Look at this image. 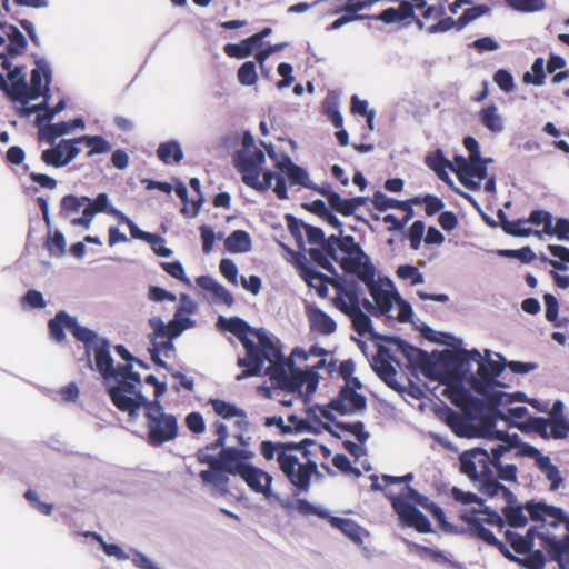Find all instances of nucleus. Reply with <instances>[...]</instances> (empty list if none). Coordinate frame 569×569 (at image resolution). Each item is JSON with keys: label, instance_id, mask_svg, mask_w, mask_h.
Instances as JSON below:
<instances>
[{"label": "nucleus", "instance_id": "f257e3e1", "mask_svg": "<svg viewBox=\"0 0 569 569\" xmlns=\"http://www.w3.org/2000/svg\"><path fill=\"white\" fill-rule=\"evenodd\" d=\"M311 447L320 449L325 455L329 453L326 446L318 445L312 439H303L300 442L264 440L260 445V452L267 460L276 458L287 480L300 492H307L312 476L318 473V465L311 459Z\"/></svg>", "mask_w": 569, "mask_h": 569}, {"label": "nucleus", "instance_id": "f03ea898", "mask_svg": "<svg viewBox=\"0 0 569 569\" xmlns=\"http://www.w3.org/2000/svg\"><path fill=\"white\" fill-rule=\"evenodd\" d=\"M459 465L460 472L481 495L489 498L501 495L509 502L515 499L512 491L497 481L487 449L477 447L465 450L459 455Z\"/></svg>", "mask_w": 569, "mask_h": 569}, {"label": "nucleus", "instance_id": "7ed1b4c3", "mask_svg": "<svg viewBox=\"0 0 569 569\" xmlns=\"http://www.w3.org/2000/svg\"><path fill=\"white\" fill-rule=\"evenodd\" d=\"M264 161V153L260 149H240L236 151L232 157L233 167L241 174V180L246 186L256 191H267L271 188L272 180L274 179V193L281 200L288 199V190L283 176L276 174L272 171H266L263 172V179H259Z\"/></svg>", "mask_w": 569, "mask_h": 569}, {"label": "nucleus", "instance_id": "20e7f679", "mask_svg": "<svg viewBox=\"0 0 569 569\" xmlns=\"http://www.w3.org/2000/svg\"><path fill=\"white\" fill-rule=\"evenodd\" d=\"M450 493L453 500L461 505H476V507H466L460 512L459 519L466 526L463 532L480 540L479 530L490 531L489 528L491 527H496L499 530L503 529L505 521L502 517L487 507L481 497L473 492L463 491L458 487H452Z\"/></svg>", "mask_w": 569, "mask_h": 569}, {"label": "nucleus", "instance_id": "39448f33", "mask_svg": "<svg viewBox=\"0 0 569 569\" xmlns=\"http://www.w3.org/2000/svg\"><path fill=\"white\" fill-rule=\"evenodd\" d=\"M212 428L217 439L199 449L196 453L198 462L209 466V469L202 470L199 477L203 483L211 485L221 492H227L229 473H227L222 467L214 465L216 456L211 455V452L219 450L226 445L229 432L227 426L220 420H216L212 423Z\"/></svg>", "mask_w": 569, "mask_h": 569}, {"label": "nucleus", "instance_id": "423d86ee", "mask_svg": "<svg viewBox=\"0 0 569 569\" xmlns=\"http://www.w3.org/2000/svg\"><path fill=\"white\" fill-rule=\"evenodd\" d=\"M147 442L152 447L173 441L179 435L178 419L167 413L159 400L153 399L146 403L144 411Z\"/></svg>", "mask_w": 569, "mask_h": 569}, {"label": "nucleus", "instance_id": "0eeeda50", "mask_svg": "<svg viewBox=\"0 0 569 569\" xmlns=\"http://www.w3.org/2000/svg\"><path fill=\"white\" fill-rule=\"evenodd\" d=\"M254 336L260 342V347L257 352V357L260 358L259 367L254 373H249L250 367H246L247 369L239 375L237 379L259 375L262 370L263 363L268 361L270 366L268 367L267 372L270 376V380L273 385H277L282 392L289 381L290 373L287 372L281 351L263 331H254Z\"/></svg>", "mask_w": 569, "mask_h": 569}, {"label": "nucleus", "instance_id": "6e6552de", "mask_svg": "<svg viewBox=\"0 0 569 569\" xmlns=\"http://www.w3.org/2000/svg\"><path fill=\"white\" fill-rule=\"evenodd\" d=\"M218 326L231 333H233L243 345L246 349V357L238 360L240 367H250L249 373H254L259 367L260 358L257 357L260 342L257 343L250 339L249 333L254 335V331H262L261 329L251 330L249 325L239 317L224 318L219 317Z\"/></svg>", "mask_w": 569, "mask_h": 569}, {"label": "nucleus", "instance_id": "1a4fd4ad", "mask_svg": "<svg viewBox=\"0 0 569 569\" xmlns=\"http://www.w3.org/2000/svg\"><path fill=\"white\" fill-rule=\"evenodd\" d=\"M108 395L113 406L128 415L129 422L136 421L140 409L146 411V403L151 401L130 381H118L116 386L109 388Z\"/></svg>", "mask_w": 569, "mask_h": 569}, {"label": "nucleus", "instance_id": "9d476101", "mask_svg": "<svg viewBox=\"0 0 569 569\" xmlns=\"http://www.w3.org/2000/svg\"><path fill=\"white\" fill-rule=\"evenodd\" d=\"M352 383L353 387H350L349 385L341 387L338 396L333 398L327 407L320 410L325 419L333 420L335 417L331 411H336L343 416L361 411L366 408L367 400L365 396L358 393L355 389L356 387H361L360 381L357 378H352Z\"/></svg>", "mask_w": 569, "mask_h": 569}, {"label": "nucleus", "instance_id": "9b49d317", "mask_svg": "<svg viewBox=\"0 0 569 569\" xmlns=\"http://www.w3.org/2000/svg\"><path fill=\"white\" fill-rule=\"evenodd\" d=\"M491 161L490 158L467 159L462 156H455L451 170L456 173L462 186L477 191L480 189V182L487 178V164Z\"/></svg>", "mask_w": 569, "mask_h": 569}, {"label": "nucleus", "instance_id": "f8f14e48", "mask_svg": "<svg viewBox=\"0 0 569 569\" xmlns=\"http://www.w3.org/2000/svg\"><path fill=\"white\" fill-rule=\"evenodd\" d=\"M488 367L489 366L485 360L480 361L477 373L470 381L472 389L489 400L491 407H505L511 403L513 401V396L496 389V387L499 386V382L493 379Z\"/></svg>", "mask_w": 569, "mask_h": 569}, {"label": "nucleus", "instance_id": "ddd939ff", "mask_svg": "<svg viewBox=\"0 0 569 569\" xmlns=\"http://www.w3.org/2000/svg\"><path fill=\"white\" fill-rule=\"evenodd\" d=\"M388 498L402 526L415 528L420 533L432 532L430 521L418 508L397 495Z\"/></svg>", "mask_w": 569, "mask_h": 569}, {"label": "nucleus", "instance_id": "4468645a", "mask_svg": "<svg viewBox=\"0 0 569 569\" xmlns=\"http://www.w3.org/2000/svg\"><path fill=\"white\" fill-rule=\"evenodd\" d=\"M478 535L480 537V541L496 547L508 560L520 563L527 569L545 568L546 559L541 550H536L533 552L530 551L527 557L519 558L515 556L503 542L498 540L491 531L479 530Z\"/></svg>", "mask_w": 569, "mask_h": 569}, {"label": "nucleus", "instance_id": "2eb2a0df", "mask_svg": "<svg viewBox=\"0 0 569 569\" xmlns=\"http://www.w3.org/2000/svg\"><path fill=\"white\" fill-rule=\"evenodd\" d=\"M490 12V8L487 4H478L471 8H468L463 11V13L455 20L452 17H447L441 19L437 23L430 26L428 28V32L441 33L447 32L451 29H457L458 31L465 29L469 23L477 20L478 18Z\"/></svg>", "mask_w": 569, "mask_h": 569}, {"label": "nucleus", "instance_id": "dca6fc26", "mask_svg": "<svg viewBox=\"0 0 569 569\" xmlns=\"http://www.w3.org/2000/svg\"><path fill=\"white\" fill-rule=\"evenodd\" d=\"M208 405H210L217 416H219L223 420H234V427L238 429L240 433L248 430L249 421L246 411L234 403L228 402L220 398H210L208 400ZM238 440L240 445H246L243 441V436L239 435Z\"/></svg>", "mask_w": 569, "mask_h": 569}, {"label": "nucleus", "instance_id": "f3484780", "mask_svg": "<svg viewBox=\"0 0 569 569\" xmlns=\"http://www.w3.org/2000/svg\"><path fill=\"white\" fill-rule=\"evenodd\" d=\"M219 457H216L214 465L222 467L224 471L233 476H242L250 466L247 461L252 458V452L224 446L220 448Z\"/></svg>", "mask_w": 569, "mask_h": 569}, {"label": "nucleus", "instance_id": "a211bd4d", "mask_svg": "<svg viewBox=\"0 0 569 569\" xmlns=\"http://www.w3.org/2000/svg\"><path fill=\"white\" fill-rule=\"evenodd\" d=\"M340 267L347 273L356 274L359 280H361L367 288L376 283V268L370 261L369 257L359 253L353 257H343L339 261Z\"/></svg>", "mask_w": 569, "mask_h": 569}, {"label": "nucleus", "instance_id": "6ab92c4d", "mask_svg": "<svg viewBox=\"0 0 569 569\" xmlns=\"http://www.w3.org/2000/svg\"><path fill=\"white\" fill-rule=\"evenodd\" d=\"M401 498H405L406 501H412L422 508H425L427 511L431 513V516L436 519L438 522L440 529L448 533H457L458 529L449 523L447 521L445 511L442 508H440L437 503L429 500L428 497L419 493L415 488L407 486L405 488V493L400 496Z\"/></svg>", "mask_w": 569, "mask_h": 569}, {"label": "nucleus", "instance_id": "aec40b11", "mask_svg": "<svg viewBox=\"0 0 569 569\" xmlns=\"http://www.w3.org/2000/svg\"><path fill=\"white\" fill-rule=\"evenodd\" d=\"M337 295L333 299V306L346 316L361 309L360 296L357 282L341 283L333 281Z\"/></svg>", "mask_w": 569, "mask_h": 569}, {"label": "nucleus", "instance_id": "412c9836", "mask_svg": "<svg viewBox=\"0 0 569 569\" xmlns=\"http://www.w3.org/2000/svg\"><path fill=\"white\" fill-rule=\"evenodd\" d=\"M80 149L74 146L73 139H63L53 148L43 150L41 160L54 168H61L71 162L78 154Z\"/></svg>", "mask_w": 569, "mask_h": 569}, {"label": "nucleus", "instance_id": "4be33fe9", "mask_svg": "<svg viewBox=\"0 0 569 569\" xmlns=\"http://www.w3.org/2000/svg\"><path fill=\"white\" fill-rule=\"evenodd\" d=\"M427 0H402L398 8H387L377 16H369L370 19L380 20L387 24L415 19V9L422 10Z\"/></svg>", "mask_w": 569, "mask_h": 569}, {"label": "nucleus", "instance_id": "5701e85b", "mask_svg": "<svg viewBox=\"0 0 569 569\" xmlns=\"http://www.w3.org/2000/svg\"><path fill=\"white\" fill-rule=\"evenodd\" d=\"M531 427L543 439H565L569 435V420L566 417L555 419L533 418Z\"/></svg>", "mask_w": 569, "mask_h": 569}, {"label": "nucleus", "instance_id": "b1692460", "mask_svg": "<svg viewBox=\"0 0 569 569\" xmlns=\"http://www.w3.org/2000/svg\"><path fill=\"white\" fill-rule=\"evenodd\" d=\"M305 232H306L307 240L310 244L321 246V248H311L309 250V256L311 257V259L318 266L323 268L325 270L333 273L335 267L330 262V260L327 258V254L325 252L327 238L325 237L323 231L318 227L308 224V226H305Z\"/></svg>", "mask_w": 569, "mask_h": 569}, {"label": "nucleus", "instance_id": "393cba45", "mask_svg": "<svg viewBox=\"0 0 569 569\" xmlns=\"http://www.w3.org/2000/svg\"><path fill=\"white\" fill-rule=\"evenodd\" d=\"M297 267L300 277L306 283L313 288L320 298H326L328 296V284L331 283L333 286L336 280L309 266L305 257L297 261Z\"/></svg>", "mask_w": 569, "mask_h": 569}, {"label": "nucleus", "instance_id": "a878e982", "mask_svg": "<svg viewBox=\"0 0 569 569\" xmlns=\"http://www.w3.org/2000/svg\"><path fill=\"white\" fill-rule=\"evenodd\" d=\"M241 478L252 491L262 493L266 497H270L272 495V477L262 469L250 465L244 470Z\"/></svg>", "mask_w": 569, "mask_h": 569}, {"label": "nucleus", "instance_id": "bb28decb", "mask_svg": "<svg viewBox=\"0 0 569 569\" xmlns=\"http://www.w3.org/2000/svg\"><path fill=\"white\" fill-rule=\"evenodd\" d=\"M338 249L345 253H348L350 257H353V254L357 256L359 253L362 254L361 248L359 247L358 243L355 242V239L352 236L339 237V236L332 234V236L328 237L326 247H325V252L327 254V258L328 259L330 258V259L339 262L340 260L337 254Z\"/></svg>", "mask_w": 569, "mask_h": 569}, {"label": "nucleus", "instance_id": "cd10ccee", "mask_svg": "<svg viewBox=\"0 0 569 569\" xmlns=\"http://www.w3.org/2000/svg\"><path fill=\"white\" fill-rule=\"evenodd\" d=\"M306 315L311 331L329 336L337 330L336 321L323 310L313 306H308L306 307Z\"/></svg>", "mask_w": 569, "mask_h": 569}, {"label": "nucleus", "instance_id": "c85d7f7f", "mask_svg": "<svg viewBox=\"0 0 569 569\" xmlns=\"http://www.w3.org/2000/svg\"><path fill=\"white\" fill-rule=\"evenodd\" d=\"M499 407L500 406L491 407L489 400L486 402L482 399L470 395L461 410L469 420L480 421L486 420L488 417L495 418V412Z\"/></svg>", "mask_w": 569, "mask_h": 569}, {"label": "nucleus", "instance_id": "c756f323", "mask_svg": "<svg viewBox=\"0 0 569 569\" xmlns=\"http://www.w3.org/2000/svg\"><path fill=\"white\" fill-rule=\"evenodd\" d=\"M525 508L533 521L546 522L550 520V525L556 526L565 519L562 509L542 502H528Z\"/></svg>", "mask_w": 569, "mask_h": 569}, {"label": "nucleus", "instance_id": "7c9ffc66", "mask_svg": "<svg viewBox=\"0 0 569 569\" xmlns=\"http://www.w3.org/2000/svg\"><path fill=\"white\" fill-rule=\"evenodd\" d=\"M276 168L288 178L290 184L302 186L309 188V178L307 171L292 162L288 156H282L277 160Z\"/></svg>", "mask_w": 569, "mask_h": 569}, {"label": "nucleus", "instance_id": "2f4dec72", "mask_svg": "<svg viewBox=\"0 0 569 569\" xmlns=\"http://www.w3.org/2000/svg\"><path fill=\"white\" fill-rule=\"evenodd\" d=\"M370 296L372 297L377 310L381 315H389L393 303L399 299V293L389 289H383L382 284L378 281L368 288Z\"/></svg>", "mask_w": 569, "mask_h": 569}, {"label": "nucleus", "instance_id": "473e14b6", "mask_svg": "<svg viewBox=\"0 0 569 569\" xmlns=\"http://www.w3.org/2000/svg\"><path fill=\"white\" fill-rule=\"evenodd\" d=\"M94 352V361L97 370L101 373L104 379H109L114 377V363L113 359L110 355V345L104 339L101 340L98 346L93 349Z\"/></svg>", "mask_w": 569, "mask_h": 569}, {"label": "nucleus", "instance_id": "72a5a7b5", "mask_svg": "<svg viewBox=\"0 0 569 569\" xmlns=\"http://www.w3.org/2000/svg\"><path fill=\"white\" fill-rule=\"evenodd\" d=\"M540 535L542 533L537 532L535 528H530L525 536H520L517 532L507 530L505 537L515 552L519 555H526L532 550L535 538L538 537L540 539Z\"/></svg>", "mask_w": 569, "mask_h": 569}, {"label": "nucleus", "instance_id": "f704fd0d", "mask_svg": "<svg viewBox=\"0 0 569 569\" xmlns=\"http://www.w3.org/2000/svg\"><path fill=\"white\" fill-rule=\"evenodd\" d=\"M400 347L405 356L411 363L419 367L426 376H432L433 363L431 362L429 355L427 352L416 347H412L403 341L400 342Z\"/></svg>", "mask_w": 569, "mask_h": 569}, {"label": "nucleus", "instance_id": "c9c22d12", "mask_svg": "<svg viewBox=\"0 0 569 569\" xmlns=\"http://www.w3.org/2000/svg\"><path fill=\"white\" fill-rule=\"evenodd\" d=\"M536 467L549 481L551 491H556L562 486L563 478L561 472L558 466L551 462L550 457L543 456L540 458L536 463Z\"/></svg>", "mask_w": 569, "mask_h": 569}, {"label": "nucleus", "instance_id": "e433bc0d", "mask_svg": "<svg viewBox=\"0 0 569 569\" xmlns=\"http://www.w3.org/2000/svg\"><path fill=\"white\" fill-rule=\"evenodd\" d=\"M71 333L78 340L84 343L86 347V357L88 362L90 363L91 350L98 346V343L102 340L97 333L86 327H81L76 318L71 321Z\"/></svg>", "mask_w": 569, "mask_h": 569}, {"label": "nucleus", "instance_id": "4c0bfd02", "mask_svg": "<svg viewBox=\"0 0 569 569\" xmlns=\"http://www.w3.org/2000/svg\"><path fill=\"white\" fill-rule=\"evenodd\" d=\"M50 80V71L47 68H36L31 71L29 86V99H38L40 96L49 91L48 82Z\"/></svg>", "mask_w": 569, "mask_h": 569}, {"label": "nucleus", "instance_id": "58836bf2", "mask_svg": "<svg viewBox=\"0 0 569 569\" xmlns=\"http://www.w3.org/2000/svg\"><path fill=\"white\" fill-rule=\"evenodd\" d=\"M110 212L112 216L117 217L120 222H124L129 227L130 234L132 238L143 240L150 244H157V243L164 242L163 238H161L160 236L140 230L132 220L127 218L119 210L112 209V210H110Z\"/></svg>", "mask_w": 569, "mask_h": 569}, {"label": "nucleus", "instance_id": "ea45409f", "mask_svg": "<svg viewBox=\"0 0 569 569\" xmlns=\"http://www.w3.org/2000/svg\"><path fill=\"white\" fill-rule=\"evenodd\" d=\"M71 321H73V317L69 316L64 311L58 312L48 323L51 338L57 342L64 341V330H71Z\"/></svg>", "mask_w": 569, "mask_h": 569}, {"label": "nucleus", "instance_id": "a19ab883", "mask_svg": "<svg viewBox=\"0 0 569 569\" xmlns=\"http://www.w3.org/2000/svg\"><path fill=\"white\" fill-rule=\"evenodd\" d=\"M505 501L507 502V506L501 509L505 525L508 523L513 528L525 527L527 525V517L523 513V507L516 505V498L512 502H509L508 500Z\"/></svg>", "mask_w": 569, "mask_h": 569}, {"label": "nucleus", "instance_id": "79ce46f5", "mask_svg": "<svg viewBox=\"0 0 569 569\" xmlns=\"http://www.w3.org/2000/svg\"><path fill=\"white\" fill-rule=\"evenodd\" d=\"M540 539L542 541V548L562 566L563 557L569 556V537L563 541H558L546 535H540Z\"/></svg>", "mask_w": 569, "mask_h": 569}, {"label": "nucleus", "instance_id": "37998d69", "mask_svg": "<svg viewBox=\"0 0 569 569\" xmlns=\"http://www.w3.org/2000/svg\"><path fill=\"white\" fill-rule=\"evenodd\" d=\"M224 246L229 252L243 253L251 249V239L247 231L234 230L226 239Z\"/></svg>", "mask_w": 569, "mask_h": 569}, {"label": "nucleus", "instance_id": "c03bdc74", "mask_svg": "<svg viewBox=\"0 0 569 569\" xmlns=\"http://www.w3.org/2000/svg\"><path fill=\"white\" fill-rule=\"evenodd\" d=\"M260 48L253 36L243 39L240 43H228L224 52L230 58L242 59L252 54L253 50Z\"/></svg>", "mask_w": 569, "mask_h": 569}, {"label": "nucleus", "instance_id": "a18cd8bd", "mask_svg": "<svg viewBox=\"0 0 569 569\" xmlns=\"http://www.w3.org/2000/svg\"><path fill=\"white\" fill-rule=\"evenodd\" d=\"M157 156L166 164L172 161L178 163L183 159L182 149L177 141L161 143L157 149Z\"/></svg>", "mask_w": 569, "mask_h": 569}, {"label": "nucleus", "instance_id": "49530a36", "mask_svg": "<svg viewBox=\"0 0 569 569\" xmlns=\"http://www.w3.org/2000/svg\"><path fill=\"white\" fill-rule=\"evenodd\" d=\"M7 52L10 57L21 56L26 51L28 41L23 33L13 24L9 26Z\"/></svg>", "mask_w": 569, "mask_h": 569}, {"label": "nucleus", "instance_id": "de8ad7c7", "mask_svg": "<svg viewBox=\"0 0 569 569\" xmlns=\"http://www.w3.org/2000/svg\"><path fill=\"white\" fill-rule=\"evenodd\" d=\"M73 142L74 146L84 143L88 148H90L87 157H92L93 154L104 153L111 150V144L101 136H82L74 138Z\"/></svg>", "mask_w": 569, "mask_h": 569}, {"label": "nucleus", "instance_id": "09e8293b", "mask_svg": "<svg viewBox=\"0 0 569 569\" xmlns=\"http://www.w3.org/2000/svg\"><path fill=\"white\" fill-rule=\"evenodd\" d=\"M426 164L435 171L441 180L448 179L447 169L451 170L453 162L451 163L442 153L441 150H437L435 153L426 158Z\"/></svg>", "mask_w": 569, "mask_h": 569}, {"label": "nucleus", "instance_id": "8fccbe9b", "mask_svg": "<svg viewBox=\"0 0 569 569\" xmlns=\"http://www.w3.org/2000/svg\"><path fill=\"white\" fill-rule=\"evenodd\" d=\"M513 396V401L505 407H499L497 411L495 412L496 419L501 420H522L528 416V409L525 406H516L513 407L512 403L516 400H519L520 393H511Z\"/></svg>", "mask_w": 569, "mask_h": 569}, {"label": "nucleus", "instance_id": "3c124183", "mask_svg": "<svg viewBox=\"0 0 569 569\" xmlns=\"http://www.w3.org/2000/svg\"><path fill=\"white\" fill-rule=\"evenodd\" d=\"M467 417L447 407L442 411V420L458 436H463L468 427Z\"/></svg>", "mask_w": 569, "mask_h": 569}, {"label": "nucleus", "instance_id": "603ef678", "mask_svg": "<svg viewBox=\"0 0 569 569\" xmlns=\"http://www.w3.org/2000/svg\"><path fill=\"white\" fill-rule=\"evenodd\" d=\"M479 118L481 123L491 132L498 133L502 131L503 124L502 119L498 114L496 106H489L480 110Z\"/></svg>", "mask_w": 569, "mask_h": 569}, {"label": "nucleus", "instance_id": "864d4df0", "mask_svg": "<svg viewBox=\"0 0 569 569\" xmlns=\"http://www.w3.org/2000/svg\"><path fill=\"white\" fill-rule=\"evenodd\" d=\"M548 250L553 257L558 258L559 260L548 259L547 257L543 256L541 257V260L552 266L555 270L566 271V263H569V248L559 244H549Z\"/></svg>", "mask_w": 569, "mask_h": 569}, {"label": "nucleus", "instance_id": "5fc2aeb1", "mask_svg": "<svg viewBox=\"0 0 569 569\" xmlns=\"http://www.w3.org/2000/svg\"><path fill=\"white\" fill-rule=\"evenodd\" d=\"M329 523L333 527L342 531L346 536L351 538L352 540H360L359 530L360 527L352 520L346 518H339L328 515Z\"/></svg>", "mask_w": 569, "mask_h": 569}, {"label": "nucleus", "instance_id": "6e6d98bb", "mask_svg": "<svg viewBox=\"0 0 569 569\" xmlns=\"http://www.w3.org/2000/svg\"><path fill=\"white\" fill-rule=\"evenodd\" d=\"M526 221L533 226H543V229L540 232L552 236L553 217L549 211L532 210Z\"/></svg>", "mask_w": 569, "mask_h": 569}, {"label": "nucleus", "instance_id": "4d7b16f0", "mask_svg": "<svg viewBox=\"0 0 569 569\" xmlns=\"http://www.w3.org/2000/svg\"><path fill=\"white\" fill-rule=\"evenodd\" d=\"M4 92L12 101L27 103L30 100V90L26 79H19L17 81L10 82V84L8 83V88Z\"/></svg>", "mask_w": 569, "mask_h": 569}, {"label": "nucleus", "instance_id": "13d9d810", "mask_svg": "<svg viewBox=\"0 0 569 569\" xmlns=\"http://www.w3.org/2000/svg\"><path fill=\"white\" fill-rule=\"evenodd\" d=\"M351 319L352 328L359 336H367L372 332V322L368 315L361 309L348 315Z\"/></svg>", "mask_w": 569, "mask_h": 569}, {"label": "nucleus", "instance_id": "bf43d9fd", "mask_svg": "<svg viewBox=\"0 0 569 569\" xmlns=\"http://www.w3.org/2000/svg\"><path fill=\"white\" fill-rule=\"evenodd\" d=\"M506 4L519 12H539L546 9L545 0H503Z\"/></svg>", "mask_w": 569, "mask_h": 569}, {"label": "nucleus", "instance_id": "052dcab7", "mask_svg": "<svg viewBox=\"0 0 569 569\" xmlns=\"http://www.w3.org/2000/svg\"><path fill=\"white\" fill-rule=\"evenodd\" d=\"M328 203L336 212L349 217L352 216L351 203L349 199H343L339 193L335 191L326 192Z\"/></svg>", "mask_w": 569, "mask_h": 569}, {"label": "nucleus", "instance_id": "680f3d73", "mask_svg": "<svg viewBox=\"0 0 569 569\" xmlns=\"http://www.w3.org/2000/svg\"><path fill=\"white\" fill-rule=\"evenodd\" d=\"M546 79L545 70H543V59L537 58L532 66H531V72H526L522 77V81L526 84H535V86H541L543 84Z\"/></svg>", "mask_w": 569, "mask_h": 569}, {"label": "nucleus", "instance_id": "e2e57ef3", "mask_svg": "<svg viewBox=\"0 0 569 569\" xmlns=\"http://www.w3.org/2000/svg\"><path fill=\"white\" fill-rule=\"evenodd\" d=\"M44 247L51 256H63L66 251V240L63 234L59 231H54L53 234L49 233L46 239Z\"/></svg>", "mask_w": 569, "mask_h": 569}, {"label": "nucleus", "instance_id": "0e129e2a", "mask_svg": "<svg viewBox=\"0 0 569 569\" xmlns=\"http://www.w3.org/2000/svg\"><path fill=\"white\" fill-rule=\"evenodd\" d=\"M499 256L505 258H516L522 263H531L536 260L537 256L529 246L520 249H502L499 250Z\"/></svg>", "mask_w": 569, "mask_h": 569}, {"label": "nucleus", "instance_id": "69168bd1", "mask_svg": "<svg viewBox=\"0 0 569 569\" xmlns=\"http://www.w3.org/2000/svg\"><path fill=\"white\" fill-rule=\"evenodd\" d=\"M183 311V308L180 307L174 315V318L169 321L168 325H166L167 331H169V339H174L178 336L181 335V332L187 329L191 321L188 318H180L181 312Z\"/></svg>", "mask_w": 569, "mask_h": 569}, {"label": "nucleus", "instance_id": "338daca9", "mask_svg": "<svg viewBox=\"0 0 569 569\" xmlns=\"http://www.w3.org/2000/svg\"><path fill=\"white\" fill-rule=\"evenodd\" d=\"M238 81L243 86H253L257 80V70L253 61H247L238 69Z\"/></svg>", "mask_w": 569, "mask_h": 569}, {"label": "nucleus", "instance_id": "774afa93", "mask_svg": "<svg viewBox=\"0 0 569 569\" xmlns=\"http://www.w3.org/2000/svg\"><path fill=\"white\" fill-rule=\"evenodd\" d=\"M71 131L69 122H58L49 124L41 133L49 143H53L58 137L64 136Z\"/></svg>", "mask_w": 569, "mask_h": 569}]
</instances>
